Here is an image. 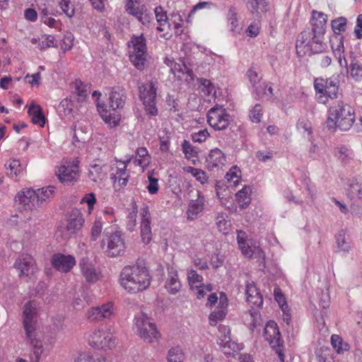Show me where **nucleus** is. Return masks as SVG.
Listing matches in <instances>:
<instances>
[{
    "label": "nucleus",
    "mask_w": 362,
    "mask_h": 362,
    "mask_svg": "<svg viewBox=\"0 0 362 362\" xmlns=\"http://www.w3.org/2000/svg\"><path fill=\"white\" fill-rule=\"evenodd\" d=\"M13 268L21 279L31 278L39 271L35 259L29 254H23L16 258Z\"/></svg>",
    "instance_id": "nucleus-7"
},
{
    "label": "nucleus",
    "mask_w": 362,
    "mask_h": 362,
    "mask_svg": "<svg viewBox=\"0 0 362 362\" xmlns=\"http://www.w3.org/2000/svg\"><path fill=\"white\" fill-rule=\"evenodd\" d=\"M100 247L107 257L123 256L126 250V243L122 233L120 231L105 233Z\"/></svg>",
    "instance_id": "nucleus-4"
},
{
    "label": "nucleus",
    "mask_w": 362,
    "mask_h": 362,
    "mask_svg": "<svg viewBox=\"0 0 362 362\" xmlns=\"http://www.w3.org/2000/svg\"><path fill=\"white\" fill-rule=\"evenodd\" d=\"M246 301L251 306V309L256 310L263 305V296H247Z\"/></svg>",
    "instance_id": "nucleus-61"
},
{
    "label": "nucleus",
    "mask_w": 362,
    "mask_h": 362,
    "mask_svg": "<svg viewBox=\"0 0 362 362\" xmlns=\"http://www.w3.org/2000/svg\"><path fill=\"white\" fill-rule=\"evenodd\" d=\"M334 155L344 163H349L354 158L353 151L346 146H337L335 148Z\"/></svg>",
    "instance_id": "nucleus-34"
},
{
    "label": "nucleus",
    "mask_w": 362,
    "mask_h": 362,
    "mask_svg": "<svg viewBox=\"0 0 362 362\" xmlns=\"http://www.w3.org/2000/svg\"><path fill=\"white\" fill-rule=\"evenodd\" d=\"M336 243L339 251L349 252L351 250V245L346 241L345 232L343 230H339L337 233L336 236Z\"/></svg>",
    "instance_id": "nucleus-45"
},
{
    "label": "nucleus",
    "mask_w": 362,
    "mask_h": 362,
    "mask_svg": "<svg viewBox=\"0 0 362 362\" xmlns=\"http://www.w3.org/2000/svg\"><path fill=\"white\" fill-rule=\"evenodd\" d=\"M169 278L166 281L165 288L170 293H177L181 288V284L177 278V274L173 268H171L170 271L168 272Z\"/></svg>",
    "instance_id": "nucleus-32"
},
{
    "label": "nucleus",
    "mask_w": 362,
    "mask_h": 362,
    "mask_svg": "<svg viewBox=\"0 0 362 362\" xmlns=\"http://www.w3.org/2000/svg\"><path fill=\"white\" fill-rule=\"evenodd\" d=\"M156 85V81H148L139 83L138 86L139 98L144 105L146 114L150 116H156L158 114L156 103L158 90Z\"/></svg>",
    "instance_id": "nucleus-5"
},
{
    "label": "nucleus",
    "mask_w": 362,
    "mask_h": 362,
    "mask_svg": "<svg viewBox=\"0 0 362 362\" xmlns=\"http://www.w3.org/2000/svg\"><path fill=\"white\" fill-rule=\"evenodd\" d=\"M184 358V353L180 346L173 347L168 351V362H182Z\"/></svg>",
    "instance_id": "nucleus-48"
},
{
    "label": "nucleus",
    "mask_w": 362,
    "mask_h": 362,
    "mask_svg": "<svg viewBox=\"0 0 362 362\" xmlns=\"http://www.w3.org/2000/svg\"><path fill=\"white\" fill-rule=\"evenodd\" d=\"M88 343L96 349H112L115 345V339L110 332L95 329L88 337Z\"/></svg>",
    "instance_id": "nucleus-10"
},
{
    "label": "nucleus",
    "mask_w": 362,
    "mask_h": 362,
    "mask_svg": "<svg viewBox=\"0 0 362 362\" xmlns=\"http://www.w3.org/2000/svg\"><path fill=\"white\" fill-rule=\"evenodd\" d=\"M113 313V303L108 302L101 306L90 308L87 313V318L91 322L99 321L109 317Z\"/></svg>",
    "instance_id": "nucleus-13"
},
{
    "label": "nucleus",
    "mask_w": 362,
    "mask_h": 362,
    "mask_svg": "<svg viewBox=\"0 0 362 362\" xmlns=\"http://www.w3.org/2000/svg\"><path fill=\"white\" fill-rule=\"evenodd\" d=\"M97 108L104 122L109 125L116 126L120 120V115L111 108L107 110L105 104L98 103Z\"/></svg>",
    "instance_id": "nucleus-21"
},
{
    "label": "nucleus",
    "mask_w": 362,
    "mask_h": 362,
    "mask_svg": "<svg viewBox=\"0 0 362 362\" xmlns=\"http://www.w3.org/2000/svg\"><path fill=\"white\" fill-rule=\"evenodd\" d=\"M327 22V16L322 12L313 11L312 12V30L318 33L319 35H324L325 33V28Z\"/></svg>",
    "instance_id": "nucleus-17"
},
{
    "label": "nucleus",
    "mask_w": 362,
    "mask_h": 362,
    "mask_svg": "<svg viewBox=\"0 0 362 362\" xmlns=\"http://www.w3.org/2000/svg\"><path fill=\"white\" fill-rule=\"evenodd\" d=\"M248 316L251 322L248 325L250 329L253 331L255 328L262 326V320L258 310L250 309L248 311Z\"/></svg>",
    "instance_id": "nucleus-42"
},
{
    "label": "nucleus",
    "mask_w": 362,
    "mask_h": 362,
    "mask_svg": "<svg viewBox=\"0 0 362 362\" xmlns=\"http://www.w3.org/2000/svg\"><path fill=\"white\" fill-rule=\"evenodd\" d=\"M74 37L71 33L67 32L64 34L61 42V48L64 52L70 50L74 45Z\"/></svg>",
    "instance_id": "nucleus-57"
},
{
    "label": "nucleus",
    "mask_w": 362,
    "mask_h": 362,
    "mask_svg": "<svg viewBox=\"0 0 362 362\" xmlns=\"http://www.w3.org/2000/svg\"><path fill=\"white\" fill-rule=\"evenodd\" d=\"M228 22L230 30L235 32L238 28V13L234 7H230L227 15Z\"/></svg>",
    "instance_id": "nucleus-52"
},
{
    "label": "nucleus",
    "mask_w": 362,
    "mask_h": 362,
    "mask_svg": "<svg viewBox=\"0 0 362 362\" xmlns=\"http://www.w3.org/2000/svg\"><path fill=\"white\" fill-rule=\"evenodd\" d=\"M126 100L124 90L120 88H115L110 94L109 105L112 111L123 107Z\"/></svg>",
    "instance_id": "nucleus-18"
},
{
    "label": "nucleus",
    "mask_w": 362,
    "mask_h": 362,
    "mask_svg": "<svg viewBox=\"0 0 362 362\" xmlns=\"http://www.w3.org/2000/svg\"><path fill=\"white\" fill-rule=\"evenodd\" d=\"M264 337L265 340L269 343L278 354L280 361L284 362V354L281 349V346H282L281 334L277 325L274 321H271L267 324L264 329Z\"/></svg>",
    "instance_id": "nucleus-9"
},
{
    "label": "nucleus",
    "mask_w": 362,
    "mask_h": 362,
    "mask_svg": "<svg viewBox=\"0 0 362 362\" xmlns=\"http://www.w3.org/2000/svg\"><path fill=\"white\" fill-rule=\"evenodd\" d=\"M81 203H86L88 205V213L91 214L94 205L96 203V197L94 193L86 194L81 199Z\"/></svg>",
    "instance_id": "nucleus-62"
},
{
    "label": "nucleus",
    "mask_w": 362,
    "mask_h": 362,
    "mask_svg": "<svg viewBox=\"0 0 362 362\" xmlns=\"http://www.w3.org/2000/svg\"><path fill=\"white\" fill-rule=\"evenodd\" d=\"M205 206V198L199 192L197 191V198L192 199L189 203L186 214L189 221L197 218V216L203 211Z\"/></svg>",
    "instance_id": "nucleus-15"
},
{
    "label": "nucleus",
    "mask_w": 362,
    "mask_h": 362,
    "mask_svg": "<svg viewBox=\"0 0 362 362\" xmlns=\"http://www.w3.org/2000/svg\"><path fill=\"white\" fill-rule=\"evenodd\" d=\"M120 285L129 293H137L150 285L151 277L146 267L140 263L124 267L119 276Z\"/></svg>",
    "instance_id": "nucleus-1"
},
{
    "label": "nucleus",
    "mask_w": 362,
    "mask_h": 362,
    "mask_svg": "<svg viewBox=\"0 0 362 362\" xmlns=\"http://www.w3.org/2000/svg\"><path fill=\"white\" fill-rule=\"evenodd\" d=\"M202 90L206 95H214L216 93L215 88L211 82L206 78L199 79Z\"/></svg>",
    "instance_id": "nucleus-60"
},
{
    "label": "nucleus",
    "mask_w": 362,
    "mask_h": 362,
    "mask_svg": "<svg viewBox=\"0 0 362 362\" xmlns=\"http://www.w3.org/2000/svg\"><path fill=\"white\" fill-rule=\"evenodd\" d=\"M347 20L344 17H339L331 22L332 28L333 32L339 35L341 33L344 32L346 30Z\"/></svg>",
    "instance_id": "nucleus-50"
},
{
    "label": "nucleus",
    "mask_w": 362,
    "mask_h": 362,
    "mask_svg": "<svg viewBox=\"0 0 362 362\" xmlns=\"http://www.w3.org/2000/svg\"><path fill=\"white\" fill-rule=\"evenodd\" d=\"M134 325L138 334L146 342L153 343L158 341L160 337L155 324L151 322L144 313L135 316Z\"/></svg>",
    "instance_id": "nucleus-6"
},
{
    "label": "nucleus",
    "mask_w": 362,
    "mask_h": 362,
    "mask_svg": "<svg viewBox=\"0 0 362 362\" xmlns=\"http://www.w3.org/2000/svg\"><path fill=\"white\" fill-rule=\"evenodd\" d=\"M59 6L62 11L69 18H71L74 15V8L72 5H71V1L69 0H60L59 2Z\"/></svg>",
    "instance_id": "nucleus-59"
},
{
    "label": "nucleus",
    "mask_w": 362,
    "mask_h": 362,
    "mask_svg": "<svg viewBox=\"0 0 362 362\" xmlns=\"http://www.w3.org/2000/svg\"><path fill=\"white\" fill-rule=\"evenodd\" d=\"M35 192L36 193V204L39 207L52 197L54 192V187H42L35 190Z\"/></svg>",
    "instance_id": "nucleus-33"
},
{
    "label": "nucleus",
    "mask_w": 362,
    "mask_h": 362,
    "mask_svg": "<svg viewBox=\"0 0 362 362\" xmlns=\"http://www.w3.org/2000/svg\"><path fill=\"white\" fill-rule=\"evenodd\" d=\"M28 113L33 124L40 127H44L46 118L42 114V109L39 105H31L28 109Z\"/></svg>",
    "instance_id": "nucleus-27"
},
{
    "label": "nucleus",
    "mask_w": 362,
    "mask_h": 362,
    "mask_svg": "<svg viewBox=\"0 0 362 362\" xmlns=\"http://www.w3.org/2000/svg\"><path fill=\"white\" fill-rule=\"evenodd\" d=\"M155 16L157 22L160 25H165L168 23V17L166 13L161 6H157L154 9Z\"/></svg>",
    "instance_id": "nucleus-63"
},
{
    "label": "nucleus",
    "mask_w": 362,
    "mask_h": 362,
    "mask_svg": "<svg viewBox=\"0 0 362 362\" xmlns=\"http://www.w3.org/2000/svg\"><path fill=\"white\" fill-rule=\"evenodd\" d=\"M351 57L352 58L349 72H350L351 76L356 81H359L362 78V64L356 59L354 57V53L351 52Z\"/></svg>",
    "instance_id": "nucleus-38"
},
{
    "label": "nucleus",
    "mask_w": 362,
    "mask_h": 362,
    "mask_svg": "<svg viewBox=\"0 0 362 362\" xmlns=\"http://www.w3.org/2000/svg\"><path fill=\"white\" fill-rule=\"evenodd\" d=\"M313 31L311 29H307L301 32L296 40V52L300 57H303L307 54V48L310 43L311 35Z\"/></svg>",
    "instance_id": "nucleus-19"
},
{
    "label": "nucleus",
    "mask_w": 362,
    "mask_h": 362,
    "mask_svg": "<svg viewBox=\"0 0 362 362\" xmlns=\"http://www.w3.org/2000/svg\"><path fill=\"white\" fill-rule=\"evenodd\" d=\"M347 192L351 199H362V182L355 178L349 180Z\"/></svg>",
    "instance_id": "nucleus-30"
},
{
    "label": "nucleus",
    "mask_w": 362,
    "mask_h": 362,
    "mask_svg": "<svg viewBox=\"0 0 362 362\" xmlns=\"http://www.w3.org/2000/svg\"><path fill=\"white\" fill-rule=\"evenodd\" d=\"M5 167L10 170L7 174L12 178L17 177L23 170L20 161L17 159L11 160L8 164H5Z\"/></svg>",
    "instance_id": "nucleus-46"
},
{
    "label": "nucleus",
    "mask_w": 362,
    "mask_h": 362,
    "mask_svg": "<svg viewBox=\"0 0 362 362\" xmlns=\"http://www.w3.org/2000/svg\"><path fill=\"white\" fill-rule=\"evenodd\" d=\"M254 90L259 98L269 99L274 96L273 88L264 82L259 83Z\"/></svg>",
    "instance_id": "nucleus-43"
},
{
    "label": "nucleus",
    "mask_w": 362,
    "mask_h": 362,
    "mask_svg": "<svg viewBox=\"0 0 362 362\" xmlns=\"http://www.w3.org/2000/svg\"><path fill=\"white\" fill-rule=\"evenodd\" d=\"M106 168V165L101 164L100 161V163L90 164L88 174L89 179L95 182L105 180L107 177Z\"/></svg>",
    "instance_id": "nucleus-23"
},
{
    "label": "nucleus",
    "mask_w": 362,
    "mask_h": 362,
    "mask_svg": "<svg viewBox=\"0 0 362 362\" xmlns=\"http://www.w3.org/2000/svg\"><path fill=\"white\" fill-rule=\"evenodd\" d=\"M331 343L333 348L337 351V354H342L349 349V345L343 341L341 337L339 335L333 334L331 337Z\"/></svg>",
    "instance_id": "nucleus-44"
},
{
    "label": "nucleus",
    "mask_w": 362,
    "mask_h": 362,
    "mask_svg": "<svg viewBox=\"0 0 362 362\" xmlns=\"http://www.w3.org/2000/svg\"><path fill=\"white\" fill-rule=\"evenodd\" d=\"M103 224L100 218H97L91 228V236L92 240H96L100 235L103 230Z\"/></svg>",
    "instance_id": "nucleus-56"
},
{
    "label": "nucleus",
    "mask_w": 362,
    "mask_h": 362,
    "mask_svg": "<svg viewBox=\"0 0 362 362\" xmlns=\"http://www.w3.org/2000/svg\"><path fill=\"white\" fill-rule=\"evenodd\" d=\"M297 129L302 133H308L310 135L312 133L311 124L304 118L299 119L296 124Z\"/></svg>",
    "instance_id": "nucleus-64"
},
{
    "label": "nucleus",
    "mask_w": 362,
    "mask_h": 362,
    "mask_svg": "<svg viewBox=\"0 0 362 362\" xmlns=\"http://www.w3.org/2000/svg\"><path fill=\"white\" fill-rule=\"evenodd\" d=\"M185 172L192 174L197 181H199L202 185L207 183L208 177L206 175V173L198 168H195L192 166H188L185 168Z\"/></svg>",
    "instance_id": "nucleus-47"
},
{
    "label": "nucleus",
    "mask_w": 362,
    "mask_h": 362,
    "mask_svg": "<svg viewBox=\"0 0 362 362\" xmlns=\"http://www.w3.org/2000/svg\"><path fill=\"white\" fill-rule=\"evenodd\" d=\"M16 201L18 202L25 210H32L33 208L37 207L36 204V193L32 189H27L19 192L16 197Z\"/></svg>",
    "instance_id": "nucleus-16"
},
{
    "label": "nucleus",
    "mask_w": 362,
    "mask_h": 362,
    "mask_svg": "<svg viewBox=\"0 0 362 362\" xmlns=\"http://www.w3.org/2000/svg\"><path fill=\"white\" fill-rule=\"evenodd\" d=\"M344 44L341 41L339 44L337 45V47L333 50L334 55L338 59L339 64L341 67H344L345 69V72L346 74L349 73V68H348V62L347 60L345 58V56L344 54Z\"/></svg>",
    "instance_id": "nucleus-41"
},
{
    "label": "nucleus",
    "mask_w": 362,
    "mask_h": 362,
    "mask_svg": "<svg viewBox=\"0 0 362 362\" xmlns=\"http://www.w3.org/2000/svg\"><path fill=\"white\" fill-rule=\"evenodd\" d=\"M83 276L88 282H95L98 279V273L88 259H83L79 263Z\"/></svg>",
    "instance_id": "nucleus-25"
},
{
    "label": "nucleus",
    "mask_w": 362,
    "mask_h": 362,
    "mask_svg": "<svg viewBox=\"0 0 362 362\" xmlns=\"http://www.w3.org/2000/svg\"><path fill=\"white\" fill-rule=\"evenodd\" d=\"M226 162V156L218 148L212 149L206 158L207 168L211 170L214 168L222 167Z\"/></svg>",
    "instance_id": "nucleus-20"
},
{
    "label": "nucleus",
    "mask_w": 362,
    "mask_h": 362,
    "mask_svg": "<svg viewBox=\"0 0 362 362\" xmlns=\"http://www.w3.org/2000/svg\"><path fill=\"white\" fill-rule=\"evenodd\" d=\"M182 151L185 154V157L187 160H192L194 162V158H197L199 155V149L187 140H184L181 144Z\"/></svg>",
    "instance_id": "nucleus-37"
},
{
    "label": "nucleus",
    "mask_w": 362,
    "mask_h": 362,
    "mask_svg": "<svg viewBox=\"0 0 362 362\" xmlns=\"http://www.w3.org/2000/svg\"><path fill=\"white\" fill-rule=\"evenodd\" d=\"M135 164L139 165L144 170L151 162V156L147 149L144 147H140L136 151V158Z\"/></svg>",
    "instance_id": "nucleus-35"
},
{
    "label": "nucleus",
    "mask_w": 362,
    "mask_h": 362,
    "mask_svg": "<svg viewBox=\"0 0 362 362\" xmlns=\"http://www.w3.org/2000/svg\"><path fill=\"white\" fill-rule=\"evenodd\" d=\"M245 233L242 230L238 231L237 240L242 254L245 257H252L253 255L252 245L245 240Z\"/></svg>",
    "instance_id": "nucleus-29"
},
{
    "label": "nucleus",
    "mask_w": 362,
    "mask_h": 362,
    "mask_svg": "<svg viewBox=\"0 0 362 362\" xmlns=\"http://www.w3.org/2000/svg\"><path fill=\"white\" fill-rule=\"evenodd\" d=\"M84 223V218L78 211H73L70 215L66 226V229L71 234L76 233L81 230Z\"/></svg>",
    "instance_id": "nucleus-26"
},
{
    "label": "nucleus",
    "mask_w": 362,
    "mask_h": 362,
    "mask_svg": "<svg viewBox=\"0 0 362 362\" xmlns=\"http://www.w3.org/2000/svg\"><path fill=\"white\" fill-rule=\"evenodd\" d=\"M51 264L56 270L68 273L75 266L76 259L71 255L56 253L51 258Z\"/></svg>",
    "instance_id": "nucleus-12"
},
{
    "label": "nucleus",
    "mask_w": 362,
    "mask_h": 362,
    "mask_svg": "<svg viewBox=\"0 0 362 362\" xmlns=\"http://www.w3.org/2000/svg\"><path fill=\"white\" fill-rule=\"evenodd\" d=\"M262 116V107L260 104H256L250 111L249 117L250 120L255 123H259Z\"/></svg>",
    "instance_id": "nucleus-55"
},
{
    "label": "nucleus",
    "mask_w": 362,
    "mask_h": 362,
    "mask_svg": "<svg viewBox=\"0 0 362 362\" xmlns=\"http://www.w3.org/2000/svg\"><path fill=\"white\" fill-rule=\"evenodd\" d=\"M251 187L250 186H244L242 189L238 191L236 194V201L238 205L243 208H246L251 202Z\"/></svg>",
    "instance_id": "nucleus-31"
},
{
    "label": "nucleus",
    "mask_w": 362,
    "mask_h": 362,
    "mask_svg": "<svg viewBox=\"0 0 362 362\" xmlns=\"http://www.w3.org/2000/svg\"><path fill=\"white\" fill-rule=\"evenodd\" d=\"M78 160L74 159L64 161L59 168L57 176L60 182L71 183L78 180L79 177Z\"/></svg>",
    "instance_id": "nucleus-11"
},
{
    "label": "nucleus",
    "mask_w": 362,
    "mask_h": 362,
    "mask_svg": "<svg viewBox=\"0 0 362 362\" xmlns=\"http://www.w3.org/2000/svg\"><path fill=\"white\" fill-rule=\"evenodd\" d=\"M226 315V310L223 308H221V307H218L217 310L212 312L209 317V322L210 324L213 326L216 325L217 323V320H223Z\"/></svg>",
    "instance_id": "nucleus-54"
},
{
    "label": "nucleus",
    "mask_w": 362,
    "mask_h": 362,
    "mask_svg": "<svg viewBox=\"0 0 362 362\" xmlns=\"http://www.w3.org/2000/svg\"><path fill=\"white\" fill-rule=\"evenodd\" d=\"M187 281L192 291L197 293V294H202L204 290L201 288L203 287V277L198 274L194 269H189L187 271Z\"/></svg>",
    "instance_id": "nucleus-24"
},
{
    "label": "nucleus",
    "mask_w": 362,
    "mask_h": 362,
    "mask_svg": "<svg viewBox=\"0 0 362 362\" xmlns=\"http://www.w3.org/2000/svg\"><path fill=\"white\" fill-rule=\"evenodd\" d=\"M129 58L137 69L142 70L144 68L146 62V53L132 52Z\"/></svg>",
    "instance_id": "nucleus-40"
},
{
    "label": "nucleus",
    "mask_w": 362,
    "mask_h": 362,
    "mask_svg": "<svg viewBox=\"0 0 362 362\" xmlns=\"http://www.w3.org/2000/svg\"><path fill=\"white\" fill-rule=\"evenodd\" d=\"M230 115L221 105H216L207 113L209 124L216 130L225 129L229 124Z\"/></svg>",
    "instance_id": "nucleus-8"
},
{
    "label": "nucleus",
    "mask_w": 362,
    "mask_h": 362,
    "mask_svg": "<svg viewBox=\"0 0 362 362\" xmlns=\"http://www.w3.org/2000/svg\"><path fill=\"white\" fill-rule=\"evenodd\" d=\"M141 237L144 244H148L152 239V233L151 227V216L148 206H144L141 209Z\"/></svg>",
    "instance_id": "nucleus-14"
},
{
    "label": "nucleus",
    "mask_w": 362,
    "mask_h": 362,
    "mask_svg": "<svg viewBox=\"0 0 362 362\" xmlns=\"http://www.w3.org/2000/svg\"><path fill=\"white\" fill-rule=\"evenodd\" d=\"M223 329L224 334L218 338L217 343L222 348L224 354L230 355L233 351H235L237 344L231 341L230 330L226 327H223Z\"/></svg>",
    "instance_id": "nucleus-22"
},
{
    "label": "nucleus",
    "mask_w": 362,
    "mask_h": 362,
    "mask_svg": "<svg viewBox=\"0 0 362 362\" xmlns=\"http://www.w3.org/2000/svg\"><path fill=\"white\" fill-rule=\"evenodd\" d=\"M325 94L330 98H336L339 89L338 81L332 78L326 80Z\"/></svg>",
    "instance_id": "nucleus-49"
},
{
    "label": "nucleus",
    "mask_w": 362,
    "mask_h": 362,
    "mask_svg": "<svg viewBox=\"0 0 362 362\" xmlns=\"http://www.w3.org/2000/svg\"><path fill=\"white\" fill-rule=\"evenodd\" d=\"M75 362H110L107 358L98 356H93L86 353L79 354Z\"/></svg>",
    "instance_id": "nucleus-51"
},
{
    "label": "nucleus",
    "mask_w": 362,
    "mask_h": 362,
    "mask_svg": "<svg viewBox=\"0 0 362 362\" xmlns=\"http://www.w3.org/2000/svg\"><path fill=\"white\" fill-rule=\"evenodd\" d=\"M355 122V114L353 108L342 101H339L328 110L327 126L329 129H339L347 131Z\"/></svg>",
    "instance_id": "nucleus-3"
},
{
    "label": "nucleus",
    "mask_w": 362,
    "mask_h": 362,
    "mask_svg": "<svg viewBox=\"0 0 362 362\" xmlns=\"http://www.w3.org/2000/svg\"><path fill=\"white\" fill-rule=\"evenodd\" d=\"M125 8L129 14L136 18L146 10L145 6L140 4L137 0H128Z\"/></svg>",
    "instance_id": "nucleus-36"
},
{
    "label": "nucleus",
    "mask_w": 362,
    "mask_h": 362,
    "mask_svg": "<svg viewBox=\"0 0 362 362\" xmlns=\"http://www.w3.org/2000/svg\"><path fill=\"white\" fill-rule=\"evenodd\" d=\"M75 86L78 100L83 101L88 95L86 86L80 80H76Z\"/></svg>",
    "instance_id": "nucleus-58"
},
{
    "label": "nucleus",
    "mask_w": 362,
    "mask_h": 362,
    "mask_svg": "<svg viewBox=\"0 0 362 362\" xmlns=\"http://www.w3.org/2000/svg\"><path fill=\"white\" fill-rule=\"evenodd\" d=\"M134 50L132 52H139L146 53V41L143 34L139 36L133 35L131 40Z\"/></svg>",
    "instance_id": "nucleus-39"
},
{
    "label": "nucleus",
    "mask_w": 362,
    "mask_h": 362,
    "mask_svg": "<svg viewBox=\"0 0 362 362\" xmlns=\"http://www.w3.org/2000/svg\"><path fill=\"white\" fill-rule=\"evenodd\" d=\"M310 43L308 45L307 48V53H317L322 52L325 48V44L323 43L324 35H319L317 33L313 31L311 35Z\"/></svg>",
    "instance_id": "nucleus-28"
},
{
    "label": "nucleus",
    "mask_w": 362,
    "mask_h": 362,
    "mask_svg": "<svg viewBox=\"0 0 362 362\" xmlns=\"http://www.w3.org/2000/svg\"><path fill=\"white\" fill-rule=\"evenodd\" d=\"M247 76L252 84L254 89L262 83V76L259 75L257 70L254 67H251L247 72Z\"/></svg>",
    "instance_id": "nucleus-53"
},
{
    "label": "nucleus",
    "mask_w": 362,
    "mask_h": 362,
    "mask_svg": "<svg viewBox=\"0 0 362 362\" xmlns=\"http://www.w3.org/2000/svg\"><path fill=\"white\" fill-rule=\"evenodd\" d=\"M40 309V301L37 299L26 302L22 308V324L28 344H42L37 332Z\"/></svg>",
    "instance_id": "nucleus-2"
}]
</instances>
